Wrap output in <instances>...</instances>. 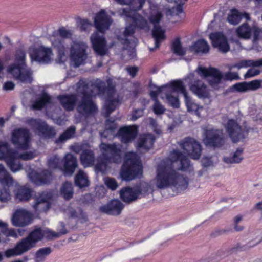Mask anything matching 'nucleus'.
<instances>
[{"mask_svg":"<svg viewBox=\"0 0 262 262\" xmlns=\"http://www.w3.org/2000/svg\"><path fill=\"white\" fill-rule=\"evenodd\" d=\"M179 145L185 151V154L178 149H173L167 158L161 160L157 166L155 181L158 189L170 187L179 191L186 189L188 186L187 179L179 170L185 171L191 167L190 161L185 154L192 159L198 160L200 158L202 147L199 142L190 137L185 138Z\"/></svg>","mask_w":262,"mask_h":262,"instance_id":"nucleus-1","label":"nucleus"},{"mask_svg":"<svg viewBox=\"0 0 262 262\" xmlns=\"http://www.w3.org/2000/svg\"><path fill=\"white\" fill-rule=\"evenodd\" d=\"M77 92L80 97V99L77 101V112L85 118L94 115L98 111L97 106L93 100V97L97 94L103 95L107 93L108 98L105 103L106 117L110 116L119 103L118 99H113L115 93V87L110 84L106 87L105 83L100 80L93 83L88 80H80L77 83Z\"/></svg>","mask_w":262,"mask_h":262,"instance_id":"nucleus-2","label":"nucleus"},{"mask_svg":"<svg viewBox=\"0 0 262 262\" xmlns=\"http://www.w3.org/2000/svg\"><path fill=\"white\" fill-rule=\"evenodd\" d=\"M112 21L104 10H101L95 16L94 26L97 31L92 34L90 39L94 51L99 56H103L107 53L106 40L104 34L110 28Z\"/></svg>","mask_w":262,"mask_h":262,"instance_id":"nucleus-3","label":"nucleus"},{"mask_svg":"<svg viewBox=\"0 0 262 262\" xmlns=\"http://www.w3.org/2000/svg\"><path fill=\"white\" fill-rule=\"evenodd\" d=\"M100 148L102 154L98 157L95 168L97 172L105 173L110 163L121 162L120 146L115 143L108 144L102 143L100 145Z\"/></svg>","mask_w":262,"mask_h":262,"instance_id":"nucleus-4","label":"nucleus"},{"mask_svg":"<svg viewBox=\"0 0 262 262\" xmlns=\"http://www.w3.org/2000/svg\"><path fill=\"white\" fill-rule=\"evenodd\" d=\"M126 160L124 162L121 171V177L125 181H131L142 176V165L140 157L135 153L130 152L126 154Z\"/></svg>","mask_w":262,"mask_h":262,"instance_id":"nucleus-5","label":"nucleus"},{"mask_svg":"<svg viewBox=\"0 0 262 262\" xmlns=\"http://www.w3.org/2000/svg\"><path fill=\"white\" fill-rule=\"evenodd\" d=\"M150 185L147 182H142L133 187H126L120 190L121 199L125 203H130L148 194Z\"/></svg>","mask_w":262,"mask_h":262,"instance_id":"nucleus-6","label":"nucleus"},{"mask_svg":"<svg viewBox=\"0 0 262 262\" xmlns=\"http://www.w3.org/2000/svg\"><path fill=\"white\" fill-rule=\"evenodd\" d=\"M226 129L232 141L237 143L247 138L252 128L245 123L241 126L236 120L230 119L227 123Z\"/></svg>","mask_w":262,"mask_h":262,"instance_id":"nucleus-7","label":"nucleus"},{"mask_svg":"<svg viewBox=\"0 0 262 262\" xmlns=\"http://www.w3.org/2000/svg\"><path fill=\"white\" fill-rule=\"evenodd\" d=\"M150 9L151 11L149 16V19L150 23L154 26L152 31V34L155 40V47L154 48H149V50L152 51L155 49L158 48L161 42L165 39V31L161 27L157 25L159 23L162 17L161 12L157 10L156 6L150 7Z\"/></svg>","mask_w":262,"mask_h":262,"instance_id":"nucleus-8","label":"nucleus"},{"mask_svg":"<svg viewBox=\"0 0 262 262\" xmlns=\"http://www.w3.org/2000/svg\"><path fill=\"white\" fill-rule=\"evenodd\" d=\"M204 144L214 148H221L226 143V140L222 130L214 129H204Z\"/></svg>","mask_w":262,"mask_h":262,"instance_id":"nucleus-9","label":"nucleus"},{"mask_svg":"<svg viewBox=\"0 0 262 262\" xmlns=\"http://www.w3.org/2000/svg\"><path fill=\"white\" fill-rule=\"evenodd\" d=\"M14 180L6 169L3 164H0V184L3 188L0 189V201L6 202L11 199L9 188L13 186Z\"/></svg>","mask_w":262,"mask_h":262,"instance_id":"nucleus-10","label":"nucleus"},{"mask_svg":"<svg viewBox=\"0 0 262 262\" xmlns=\"http://www.w3.org/2000/svg\"><path fill=\"white\" fill-rule=\"evenodd\" d=\"M87 46L82 42H74L70 48V58L75 67L83 64L87 58Z\"/></svg>","mask_w":262,"mask_h":262,"instance_id":"nucleus-11","label":"nucleus"},{"mask_svg":"<svg viewBox=\"0 0 262 262\" xmlns=\"http://www.w3.org/2000/svg\"><path fill=\"white\" fill-rule=\"evenodd\" d=\"M27 123L39 136L43 138L51 139L56 135L54 128L40 119L31 118L27 121Z\"/></svg>","mask_w":262,"mask_h":262,"instance_id":"nucleus-12","label":"nucleus"},{"mask_svg":"<svg viewBox=\"0 0 262 262\" xmlns=\"http://www.w3.org/2000/svg\"><path fill=\"white\" fill-rule=\"evenodd\" d=\"M30 135L29 131L25 128L15 129L12 134V143L19 149L27 150L29 148Z\"/></svg>","mask_w":262,"mask_h":262,"instance_id":"nucleus-13","label":"nucleus"},{"mask_svg":"<svg viewBox=\"0 0 262 262\" xmlns=\"http://www.w3.org/2000/svg\"><path fill=\"white\" fill-rule=\"evenodd\" d=\"M7 71L13 76L14 78L22 82L31 83L32 82V73L30 70L24 66L13 63L8 67Z\"/></svg>","mask_w":262,"mask_h":262,"instance_id":"nucleus-14","label":"nucleus"},{"mask_svg":"<svg viewBox=\"0 0 262 262\" xmlns=\"http://www.w3.org/2000/svg\"><path fill=\"white\" fill-rule=\"evenodd\" d=\"M35 247L26 237L18 241L14 248L8 249L5 252L7 258L20 256Z\"/></svg>","mask_w":262,"mask_h":262,"instance_id":"nucleus-15","label":"nucleus"},{"mask_svg":"<svg viewBox=\"0 0 262 262\" xmlns=\"http://www.w3.org/2000/svg\"><path fill=\"white\" fill-rule=\"evenodd\" d=\"M136 12L133 10L128 11L126 9H123L121 15L126 18H130L134 26L137 28L148 31L150 27L147 20Z\"/></svg>","mask_w":262,"mask_h":262,"instance_id":"nucleus-16","label":"nucleus"},{"mask_svg":"<svg viewBox=\"0 0 262 262\" xmlns=\"http://www.w3.org/2000/svg\"><path fill=\"white\" fill-rule=\"evenodd\" d=\"M209 39L211 41L212 46L217 48L220 52L226 53L230 50L227 38L222 32L211 33L209 35Z\"/></svg>","mask_w":262,"mask_h":262,"instance_id":"nucleus-17","label":"nucleus"},{"mask_svg":"<svg viewBox=\"0 0 262 262\" xmlns=\"http://www.w3.org/2000/svg\"><path fill=\"white\" fill-rule=\"evenodd\" d=\"M52 51L50 48L40 46L35 49L30 54L31 60L37 61L40 63H49L51 60Z\"/></svg>","mask_w":262,"mask_h":262,"instance_id":"nucleus-18","label":"nucleus"},{"mask_svg":"<svg viewBox=\"0 0 262 262\" xmlns=\"http://www.w3.org/2000/svg\"><path fill=\"white\" fill-rule=\"evenodd\" d=\"M31 214L26 210L19 209L13 214L12 223L16 227H24L28 225L31 222Z\"/></svg>","mask_w":262,"mask_h":262,"instance_id":"nucleus-19","label":"nucleus"},{"mask_svg":"<svg viewBox=\"0 0 262 262\" xmlns=\"http://www.w3.org/2000/svg\"><path fill=\"white\" fill-rule=\"evenodd\" d=\"M124 206L118 200H113L106 204L101 206L99 208L100 212L108 215L117 216L120 214Z\"/></svg>","mask_w":262,"mask_h":262,"instance_id":"nucleus-20","label":"nucleus"},{"mask_svg":"<svg viewBox=\"0 0 262 262\" xmlns=\"http://www.w3.org/2000/svg\"><path fill=\"white\" fill-rule=\"evenodd\" d=\"M61 105L67 111H73L77 104V96L75 94H64L57 97Z\"/></svg>","mask_w":262,"mask_h":262,"instance_id":"nucleus-21","label":"nucleus"},{"mask_svg":"<svg viewBox=\"0 0 262 262\" xmlns=\"http://www.w3.org/2000/svg\"><path fill=\"white\" fill-rule=\"evenodd\" d=\"M31 181L36 185L47 184L52 180V173L48 170H44L40 173L32 172L29 174Z\"/></svg>","mask_w":262,"mask_h":262,"instance_id":"nucleus-22","label":"nucleus"},{"mask_svg":"<svg viewBox=\"0 0 262 262\" xmlns=\"http://www.w3.org/2000/svg\"><path fill=\"white\" fill-rule=\"evenodd\" d=\"M51 40L52 47L57 52L59 60L63 62L67 58L66 53L68 50V46L66 45L63 39L54 36L51 38Z\"/></svg>","mask_w":262,"mask_h":262,"instance_id":"nucleus-23","label":"nucleus"},{"mask_svg":"<svg viewBox=\"0 0 262 262\" xmlns=\"http://www.w3.org/2000/svg\"><path fill=\"white\" fill-rule=\"evenodd\" d=\"M176 88L177 90H179L181 91V93L183 95L185 99V102L187 108V110L188 112H195L196 114H198V110L200 108L202 109L203 107L200 106L197 104L195 103L191 98L188 95V93L185 89V86L184 85L183 82L180 80L179 83H177Z\"/></svg>","mask_w":262,"mask_h":262,"instance_id":"nucleus-24","label":"nucleus"},{"mask_svg":"<svg viewBox=\"0 0 262 262\" xmlns=\"http://www.w3.org/2000/svg\"><path fill=\"white\" fill-rule=\"evenodd\" d=\"M190 89L199 98L204 99L209 96L208 90L201 80H194L190 85Z\"/></svg>","mask_w":262,"mask_h":262,"instance_id":"nucleus-25","label":"nucleus"},{"mask_svg":"<svg viewBox=\"0 0 262 262\" xmlns=\"http://www.w3.org/2000/svg\"><path fill=\"white\" fill-rule=\"evenodd\" d=\"M63 173L66 176H72L77 167V158L71 154H67L63 159Z\"/></svg>","mask_w":262,"mask_h":262,"instance_id":"nucleus-26","label":"nucleus"},{"mask_svg":"<svg viewBox=\"0 0 262 262\" xmlns=\"http://www.w3.org/2000/svg\"><path fill=\"white\" fill-rule=\"evenodd\" d=\"M52 194L48 192H43L36 199L34 208L39 211H46L49 208L48 201L52 198Z\"/></svg>","mask_w":262,"mask_h":262,"instance_id":"nucleus-27","label":"nucleus"},{"mask_svg":"<svg viewBox=\"0 0 262 262\" xmlns=\"http://www.w3.org/2000/svg\"><path fill=\"white\" fill-rule=\"evenodd\" d=\"M137 130L132 126H124L119 129L118 134L121 141L123 143H128L133 140L137 136Z\"/></svg>","mask_w":262,"mask_h":262,"instance_id":"nucleus-28","label":"nucleus"},{"mask_svg":"<svg viewBox=\"0 0 262 262\" xmlns=\"http://www.w3.org/2000/svg\"><path fill=\"white\" fill-rule=\"evenodd\" d=\"M155 136L151 134H144L141 135L138 141L137 149H144L147 151L153 146L155 142Z\"/></svg>","mask_w":262,"mask_h":262,"instance_id":"nucleus-29","label":"nucleus"},{"mask_svg":"<svg viewBox=\"0 0 262 262\" xmlns=\"http://www.w3.org/2000/svg\"><path fill=\"white\" fill-rule=\"evenodd\" d=\"M243 152V148H238L231 155L224 156L223 157V161L228 165L239 164L244 159Z\"/></svg>","mask_w":262,"mask_h":262,"instance_id":"nucleus-30","label":"nucleus"},{"mask_svg":"<svg viewBox=\"0 0 262 262\" xmlns=\"http://www.w3.org/2000/svg\"><path fill=\"white\" fill-rule=\"evenodd\" d=\"M253 24L250 26L247 23H244L236 29L237 36L241 38L249 39L252 35Z\"/></svg>","mask_w":262,"mask_h":262,"instance_id":"nucleus-31","label":"nucleus"},{"mask_svg":"<svg viewBox=\"0 0 262 262\" xmlns=\"http://www.w3.org/2000/svg\"><path fill=\"white\" fill-rule=\"evenodd\" d=\"M180 80H176L171 82L170 83L167 84L166 85H163L161 87H157L156 90L151 91L150 92V96L152 99L156 102L158 101L157 96L161 93H163L165 94V92H168V90L174 89L177 90L176 88L177 83H179Z\"/></svg>","mask_w":262,"mask_h":262,"instance_id":"nucleus-32","label":"nucleus"},{"mask_svg":"<svg viewBox=\"0 0 262 262\" xmlns=\"http://www.w3.org/2000/svg\"><path fill=\"white\" fill-rule=\"evenodd\" d=\"M95 159V154L91 149H84L80 154V161L84 167L93 166Z\"/></svg>","mask_w":262,"mask_h":262,"instance_id":"nucleus-33","label":"nucleus"},{"mask_svg":"<svg viewBox=\"0 0 262 262\" xmlns=\"http://www.w3.org/2000/svg\"><path fill=\"white\" fill-rule=\"evenodd\" d=\"M16 155V152L11 156L9 158H7L5 161L7 167L10 170L15 173L23 169V164L20 162Z\"/></svg>","mask_w":262,"mask_h":262,"instance_id":"nucleus-34","label":"nucleus"},{"mask_svg":"<svg viewBox=\"0 0 262 262\" xmlns=\"http://www.w3.org/2000/svg\"><path fill=\"white\" fill-rule=\"evenodd\" d=\"M60 225L63 230L59 232H55L49 229H46L42 230V232H43V237H45L48 240H52L59 238L61 236L67 234L68 233V231L66 228L65 224L62 222H60Z\"/></svg>","mask_w":262,"mask_h":262,"instance_id":"nucleus-35","label":"nucleus"},{"mask_svg":"<svg viewBox=\"0 0 262 262\" xmlns=\"http://www.w3.org/2000/svg\"><path fill=\"white\" fill-rule=\"evenodd\" d=\"M209 49L207 42L203 39L198 40L190 47V51L195 53L206 54L209 52Z\"/></svg>","mask_w":262,"mask_h":262,"instance_id":"nucleus-36","label":"nucleus"},{"mask_svg":"<svg viewBox=\"0 0 262 262\" xmlns=\"http://www.w3.org/2000/svg\"><path fill=\"white\" fill-rule=\"evenodd\" d=\"M175 92L181 93V91L170 89L168 92H165V94L168 104L174 108H178L180 107V101L178 96L174 94Z\"/></svg>","mask_w":262,"mask_h":262,"instance_id":"nucleus-37","label":"nucleus"},{"mask_svg":"<svg viewBox=\"0 0 262 262\" xmlns=\"http://www.w3.org/2000/svg\"><path fill=\"white\" fill-rule=\"evenodd\" d=\"M117 2L122 5H129L128 8L126 9L129 11L133 10L134 11H138L142 9L145 3V0H117Z\"/></svg>","mask_w":262,"mask_h":262,"instance_id":"nucleus-38","label":"nucleus"},{"mask_svg":"<svg viewBox=\"0 0 262 262\" xmlns=\"http://www.w3.org/2000/svg\"><path fill=\"white\" fill-rule=\"evenodd\" d=\"M249 67H262V58L256 60H243L238 63L229 67V69L231 70L232 68H236L238 69L243 68H247Z\"/></svg>","mask_w":262,"mask_h":262,"instance_id":"nucleus-39","label":"nucleus"},{"mask_svg":"<svg viewBox=\"0 0 262 262\" xmlns=\"http://www.w3.org/2000/svg\"><path fill=\"white\" fill-rule=\"evenodd\" d=\"M15 152L8 142L0 141V160L6 161L7 158L12 156L13 154H15Z\"/></svg>","mask_w":262,"mask_h":262,"instance_id":"nucleus-40","label":"nucleus"},{"mask_svg":"<svg viewBox=\"0 0 262 262\" xmlns=\"http://www.w3.org/2000/svg\"><path fill=\"white\" fill-rule=\"evenodd\" d=\"M52 250L50 247H46L38 249L34 255V262H43L47 257L52 253Z\"/></svg>","mask_w":262,"mask_h":262,"instance_id":"nucleus-41","label":"nucleus"},{"mask_svg":"<svg viewBox=\"0 0 262 262\" xmlns=\"http://www.w3.org/2000/svg\"><path fill=\"white\" fill-rule=\"evenodd\" d=\"M135 33L134 28L132 25L127 26L123 32V36L124 38L121 39L122 43L123 45H136L137 43V39L135 38H133L132 40L128 39V37L132 36Z\"/></svg>","mask_w":262,"mask_h":262,"instance_id":"nucleus-42","label":"nucleus"},{"mask_svg":"<svg viewBox=\"0 0 262 262\" xmlns=\"http://www.w3.org/2000/svg\"><path fill=\"white\" fill-rule=\"evenodd\" d=\"M26 237L35 247L37 243L43 239V232L41 228H38L32 231Z\"/></svg>","mask_w":262,"mask_h":262,"instance_id":"nucleus-43","label":"nucleus"},{"mask_svg":"<svg viewBox=\"0 0 262 262\" xmlns=\"http://www.w3.org/2000/svg\"><path fill=\"white\" fill-rule=\"evenodd\" d=\"M75 185L82 188L89 186V182L86 174L82 170H79L75 177Z\"/></svg>","mask_w":262,"mask_h":262,"instance_id":"nucleus-44","label":"nucleus"},{"mask_svg":"<svg viewBox=\"0 0 262 262\" xmlns=\"http://www.w3.org/2000/svg\"><path fill=\"white\" fill-rule=\"evenodd\" d=\"M75 130L76 127L74 126H70L60 135L59 138L56 140L55 143L57 144L62 143L73 138L75 133Z\"/></svg>","mask_w":262,"mask_h":262,"instance_id":"nucleus-45","label":"nucleus"},{"mask_svg":"<svg viewBox=\"0 0 262 262\" xmlns=\"http://www.w3.org/2000/svg\"><path fill=\"white\" fill-rule=\"evenodd\" d=\"M75 130L76 127L74 126H70L60 135L59 138L56 140L55 143L57 144L62 143L73 138L75 133Z\"/></svg>","mask_w":262,"mask_h":262,"instance_id":"nucleus-46","label":"nucleus"},{"mask_svg":"<svg viewBox=\"0 0 262 262\" xmlns=\"http://www.w3.org/2000/svg\"><path fill=\"white\" fill-rule=\"evenodd\" d=\"M51 102V97L46 93L43 94L41 98L36 101L32 105L33 110H38L42 108L46 104Z\"/></svg>","mask_w":262,"mask_h":262,"instance_id":"nucleus-47","label":"nucleus"},{"mask_svg":"<svg viewBox=\"0 0 262 262\" xmlns=\"http://www.w3.org/2000/svg\"><path fill=\"white\" fill-rule=\"evenodd\" d=\"M242 19V13L237 9L234 8L230 11V13L227 17V21L232 25H236L238 24Z\"/></svg>","mask_w":262,"mask_h":262,"instance_id":"nucleus-48","label":"nucleus"},{"mask_svg":"<svg viewBox=\"0 0 262 262\" xmlns=\"http://www.w3.org/2000/svg\"><path fill=\"white\" fill-rule=\"evenodd\" d=\"M61 194L64 199L69 200L73 197V185L71 182H66L60 190Z\"/></svg>","mask_w":262,"mask_h":262,"instance_id":"nucleus-49","label":"nucleus"},{"mask_svg":"<svg viewBox=\"0 0 262 262\" xmlns=\"http://www.w3.org/2000/svg\"><path fill=\"white\" fill-rule=\"evenodd\" d=\"M212 71L211 75L209 76V82L211 86H215L221 82L223 75L220 71L215 68L212 69Z\"/></svg>","mask_w":262,"mask_h":262,"instance_id":"nucleus-50","label":"nucleus"},{"mask_svg":"<svg viewBox=\"0 0 262 262\" xmlns=\"http://www.w3.org/2000/svg\"><path fill=\"white\" fill-rule=\"evenodd\" d=\"M26 53L25 51L22 49H18L15 51L14 63L26 67Z\"/></svg>","mask_w":262,"mask_h":262,"instance_id":"nucleus-51","label":"nucleus"},{"mask_svg":"<svg viewBox=\"0 0 262 262\" xmlns=\"http://www.w3.org/2000/svg\"><path fill=\"white\" fill-rule=\"evenodd\" d=\"M31 196L30 189L22 187H20L16 194V198L20 201H28Z\"/></svg>","mask_w":262,"mask_h":262,"instance_id":"nucleus-52","label":"nucleus"},{"mask_svg":"<svg viewBox=\"0 0 262 262\" xmlns=\"http://www.w3.org/2000/svg\"><path fill=\"white\" fill-rule=\"evenodd\" d=\"M172 50L177 55L183 56L186 53V50L182 47L180 39L176 38L172 43Z\"/></svg>","mask_w":262,"mask_h":262,"instance_id":"nucleus-53","label":"nucleus"},{"mask_svg":"<svg viewBox=\"0 0 262 262\" xmlns=\"http://www.w3.org/2000/svg\"><path fill=\"white\" fill-rule=\"evenodd\" d=\"M61 160L57 155L51 157L48 160V165L50 168L61 169Z\"/></svg>","mask_w":262,"mask_h":262,"instance_id":"nucleus-54","label":"nucleus"},{"mask_svg":"<svg viewBox=\"0 0 262 262\" xmlns=\"http://www.w3.org/2000/svg\"><path fill=\"white\" fill-rule=\"evenodd\" d=\"M252 35L253 36V43L254 45H256L259 40H262V28L253 24Z\"/></svg>","mask_w":262,"mask_h":262,"instance_id":"nucleus-55","label":"nucleus"},{"mask_svg":"<svg viewBox=\"0 0 262 262\" xmlns=\"http://www.w3.org/2000/svg\"><path fill=\"white\" fill-rule=\"evenodd\" d=\"M230 91L241 93L248 92L247 83L246 82L236 83L230 88Z\"/></svg>","mask_w":262,"mask_h":262,"instance_id":"nucleus-56","label":"nucleus"},{"mask_svg":"<svg viewBox=\"0 0 262 262\" xmlns=\"http://www.w3.org/2000/svg\"><path fill=\"white\" fill-rule=\"evenodd\" d=\"M246 83L248 91H254L261 87L262 80L256 79Z\"/></svg>","mask_w":262,"mask_h":262,"instance_id":"nucleus-57","label":"nucleus"},{"mask_svg":"<svg viewBox=\"0 0 262 262\" xmlns=\"http://www.w3.org/2000/svg\"><path fill=\"white\" fill-rule=\"evenodd\" d=\"M165 108L159 102V101H156V102H155L153 105V111L156 115L163 114L165 112Z\"/></svg>","mask_w":262,"mask_h":262,"instance_id":"nucleus-58","label":"nucleus"},{"mask_svg":"<svg viewBox=\"0 0 262 262\" xmlns=\"http://www.w3.org/2000/svg\"><path fill=\"white\" fill-rule=\"evenodd\" d=\"M58 33L59 36L61 37L62 38H71L72 35L71 31L66 29L63 27L59 28Z\"/></svg>","mask_w":262,"mask_h":262,"instance_id":"nucleus-59","label":"nucleus"},{"mask_svg":"<svg viewBox=\"0 0 262 262\" xmlns=\"http://www.w3.org/2000/svg\"><path fill=\"white\" fill-rule=\"evenodd\" d=\"M105 184L110 189L114 190L117 189L118 185L116 181L111 178H107L105 180Z\"/></svg>","mask_w":262,"mask_h":262,"instance_id":"nucleus-60","label":"nucleus"},{"mask_svg":"<svg viewBox=\"0 0 262 262\" xmlns=\"http://www.w3.org/2000/svg\"><path fill=\"white\" fill-rule=\"evenodd\" d=\"M224 79L225 80H237L240 79V77L236 72H228L224 74Z\"/></svg>","mask_w":262,"mask_h":262,"instance_id":"nucleus-61","label":"nucleus"},{"mask_svg":"<svg viewBox=\"0 0 262 262\" xmlns=\"http://www.w3.org/2000/svg\"><path fill=\"white\" fill-rule=\"evenodd\" d=\"M212 69H214L213 68H211L209 69H207L205 68L199 67L197 71L198 74L201 76H204V77H208L211 75V73H212Z\"/></svg>","mask_w":262,"mask_h":262,"instance_id":"nucleus-62","label":"nucleus"},{"mask_svg":"<svg viewBox=\"0 0 262 262\" xmlns=\"http://www.w3.org/2000/svg\"><path fill=\"white\" fill-rule=\"evenodd\" d=\"M79 23L81 31H86L92 26V23L88 19H79Z\"/></svg>","mask_w":262,"mask_h":262,"instance_id":"nucleus-63","label":"nucleus"},{"mask_svg":"<svg viewBox=\"0 0 262 262\" xmlns=\"http://www.w3.org/2000/svg\"><path fill=\"white\" fill-rule=\"evenodd\" d=\"M35 157V154L33 152H25L22 154H20L18 156V158L23 160L27 161L30 160Z\"/></svg>","mask_w":262,"mask_h":262,"instance_id":"nucleus-64","label":"nucleus"}]
</instances>
